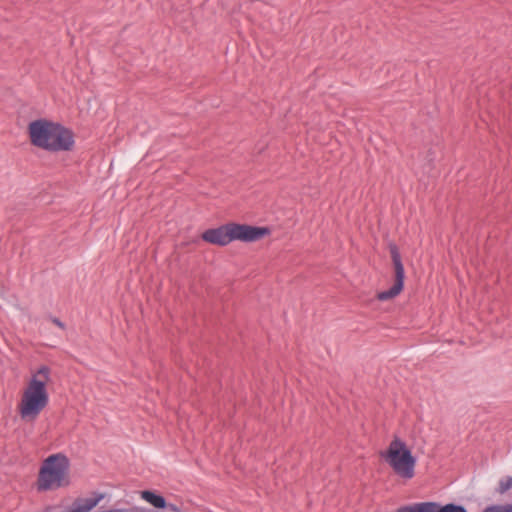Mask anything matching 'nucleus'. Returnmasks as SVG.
<instances>
[{
    "label": "nucleus",
    "mask_w": 512,
    "mask_h": 512,
    "mask_svg": "<svg viewBox=\"0 0 512 512\" xmlns=\"http://www.w3.org/2000/svg\"><path fill=\"white\" fill-rule=\"evenodd\" d=\"M49 381L50 369L47 366H41L32 374L18 404L19 415L23 421H35L48 406L47 384Z\"/></svg>",
    "instance_id": "obj_1"
},
{
    "label": "nucleus",
    "mask_w": 512,
    "mask_h": 512,
    "mask_svg": "<svg viewBox=\"0 0 512 512\" xmlns=\"http://www.w3.org/2000/svg\"><path fill=\"white\" fill-rule=\"evenodd\" d=\"M28 131L31 143L49 152L70 151L74 146V136L69 129L45 119L32 121Z\"/></svg>",
    "instance_id": "obj_2"
},
{
    "label": "nucleus",
    "mask_w": 512,
    "mask_h": 512,
    "mask_svg": "<svg viewBox=\"0 0 512 512\" xmlns=\"http://www.w3.org/2000/svg\"><path fill=\"white\" fill-rule=\"evenodd\" d=\"M69 469L70 461L65 454L48 456L39 470L37 489L48 491L69 485Z\"/></svg>",
    "instance_id": "obj_3"
},
{
    "label": "nucleus",
    "mask_w": 512,
    "mask_h": 512,
    "mask_svg": "<svg viewBox=\"0 0 512 512\" xmlns=\"http://www.w3.org/2000/svg\"><path fill=\"white\" fill-rule=\"evenodd\" d=\"M381 456L400 478L410 480L414 477L416 457L413 456L407 444L399 437H394L387 450L381 453Z\"/></svg>",
    "instance_id": "obj_4"
},
{
    "label": "nucleus",
    "mask_w": 512,
    "mask_h": 512,
    "mask_svg": "<svg viewBox=\"0 0 512 512\" xmlns=\"http://www.w3.org/2000/svg\"><path fill=\"white\" fill-rule=\"evenodd\" d=\"M390 254L395 272V282L388 290L381 291L377 294V299L380 301H387L395 298L401 293L404 287L405 270L400 252L396 245H390Z\"/></svg>",
    "instance_id": "obj_5"
},
{
    "label": "nucleus",
    "mask_w": 512,
    "mask_h": 512,
    "mask_svg": "<svg viewBox=\"0 0 512 512\" xmlns=\"http://www.w3.org/2000/svg\"><path fill=\"white\" fill-rule=\"evenodd\" d=\"M232 241L255 242L270 234L267 227L251 226L247 224L229 223Z\"/></svg>",
    "instance_id": "obj_6"
},
{
    "label": "nucleus",
    "mask_w": 512,
    "mask_h": 512,
    "mask_svg": "<svg viewBox=\"0 0 512 512\" xmlns=\"http://www.w3.org/2000/svg\"><path fill=\"white\" fill-rule=\"evenodd\" d=\"M202 239L208 243L226 246L232 242L229 223L221 225L217 228L207 229L202 234Z\"/></svg>",
    "instance_id": "obj_7"
},
{
    "label": "nucleus",
    "mask_w": 512,
    "mask_h": 512,
    "mask_svg": "<svg viewBox=\"0 0 512 512\" xmlns=\"http://www.w3.org/2000/svg\"><path fill=\"white\" fill-rule=\"evenodd\" d=\"M105 497L104 493L94 492L93 497L77 498L70 507V512H90Z\"/></svg>",
    "instance_id": "obj_8"
},
{
    "label": "nucleus",
    "mask_w": 512,
    "mask_h": 512,
    "mask_svg": "<svg viewBox=\"0 0 512 512\" xmlns=\"http://www.w3.org/2000/svg\"><path fill=\"white\" fill-rule=\"evenodd\" d=\"M396 512H438V502H419L402 506Z\"/></svg>",
    "instance_id": "obj_9"
},
{
    "label": "nucleus",
    "mask_w": 512,
    "mask_h": 512,
    "mask_svg": "<svg viewBox=\"0 0 512 512\" xmlns=\"http://www.w3.org/2000/svg\"><path fill=\"white\" fill-rule=\"evenodd\" d=\"M140 496L144 501H146L156 509L164 507V504L167 502L162 495L151 490L141 491Z\"/></svg>",
    "instance_id": "obj_10"
},
{
    "label": "nucleus",
    "mask_w": 512,
    "mask_h": 512,
    "mask_svg": "<svg viewBox=\"0 0 512 512\" xmlns=\"http://www.w3.org/2000/svg\"><path fill=\"white\" fill-rule=\"evenodd\" d=\"M511 488H512V476H505L499 480L498 485L495 488V492L499 495H503Z\"/></svg>",
    "instance_id": "obj_11"
},
{
    "label": "nucleus",
    "mask_w": 512,
    "mask_h": 512,
    "mask_svg": "<svg viewBox=\"0 0 512 512\" xmlns=\"http://www.w3.org/2000/svg\"><path fill=\"white\" fill-rule=\"evenodd\" d=\"M438 512H468V510L464 506L455 503L445 505L438 503Z\"/></svg>",
    "instance_id": "obj_12"
},
{
    "label": "nucleus",
    "mask_w": 512,
    "mask_h": 512,
    "mask_svg": "<svg viewBox=\"0 0 512 512\" xmlns=\"http://www.w3.org/2000/svg\"><path fill=\"white\" fill-rule=\"evenodd\" d=\"M483 512H512V504H498L486 507Z\"/></svg>",
    "instance_id": "obj_13"
},
{
    "label": "nucleus",
    "mask_w": 512,
    "mask_h": 512,
    "mask_svg": "<svg viewBox=\"0 0 512 512\" xmlns=\"http://www.w3.org/2000/svg\"><path fill=\"white\" fill-rule=\"evenodd\" d=\"M51 321L60 329H65V324L56 317H52Z\"/></svg>",
    "instance_id": "obj_14"
}]
</instances>
